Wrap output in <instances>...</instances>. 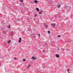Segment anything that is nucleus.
Returning a JSON list of instances; mask_svg holds the SVG:
<instances>
[{
	"instance_id": "obj_1",
	"label": "nucleus",
	"mask_w": 73,
	"mask_h": 73,
	"mask_svg": "<svg viewBox=\"0 0 73 73\" xmlns=\"http://www.w3.org/2000/svg\"><path fill=\"white\" fill-rule=\"evenodd\" d=\"M57 7L58 8H60L61 7V5L60 3H58V4L57 5Z\"/></svg>"
},
{
	"instance_id": "obj_2",
	"label": "nucleus",
	"mask_w": 73,
	"mask_h": 73,
	"mask_svg": "<svg viewBox=\"0 0 73 73\" xmlns=\"http://www.w3.org/2000/svg\"><path fill=\"white\" fill-rule=\"evenodd\" d=\"M21 40H22L21 38L20 37L19 38V43H20V42H21Z\"/></svg>"
},
{
	"instance_id": "obj_3",
	"label": "nucleus",
	"mask_w": 73,
	"mask_h": 73,
	"mask_svg": "<svg viewBox=\"0 0 73 73\" xmlns=\"http://www.w3.org/2000/svg\"><path fill=\"white\" fill-rule=\"evenodd\" d=\"M51 26H52V27H55V25H56V24L55 23H52L51 24Z\"/></svg>"
},
{
	"instance_id": "obj_4",
	"label": "nucleus",
	"mask_w": 73,
	"mask_h": 73,
	"mask_svg": "<svg viewBox=\"0 0 73 73\" xmlns=\"http://www.w3.org/2000/svg\"><path fill=\"white\" fill-rule=\"evenodd\" d=\"M56 56L57 58H59V57H60V55L57 54H56Z\"/></svg>"
},
{
	"instance_id": "obj_5",
	"label": "nucleus",
	"mask_w": 73,
	"mask_h": 73,
	"mask_svg": "<svg viewBox=\"0 0 73 73\" xmlns=\"http://www.w3.org/2000/svg\"><path fill=\"white\" fill-rule=\"evenodd\" d=\"M30 66H31V64H29L28 66L27 67V69H29V68H30Z\"/></svg>"
},
{
	"instance_id": "obj_6",
	"label": "nucleus",
	"mask_w": 73,
	"mask_h": 73,
	"mask_svg": "<svg viewBox=\"0 0 73 73\" xmlns=\"http://www.w3.org/2000/svg\"><path fill=\"white\" fill-rule=\"evenodd\" d=\"M32 59H33V60H35L36 59V58L34 56H33L32 57Z\"/></svg>"
},
{
	"instance_id": "obj_7",
	"label": "nucleus",
	"mask_w": 73,
	"mask_h": 73,
	"mask_svg": "<svg viewBox=\"0 0 73 73\" xmlns=\"http://www.w3.org/2000/svg\"><path fill=\"white\" fill-rule=\"evenodd\" d=\"M44 26L46 28H48V25L46 24H44Z\"/></svg>"
},
{
	"instance_id": "obj_8",
	"label": "nucleus",
	"mask_w": 73,
	"mask_h": 73,
	"mask_svg": "<svg viewBox=\"0 0 73 73\" xmlns=\"http://www.w3.org/2000/svg\"><path fill=\"white\" fill-rule=\"evenodd\" d=\"M36 10L37 12H39V9H38V8H36Z\"/></svg>"
},
{
	"instance_id": "obj_9",
	"label": "nucleus",
	"mask_w": 73,
	"mask_h": 73,
	"mask_svg": "<svg viewBox=\"0 0 73 73\" xmlns=\"http://www.w3.org/2000/svg\"><path fill=\"white\" fill-rule=\"evenodd\" d=\"M34 2L35 3H38V1H37V0H35L34 1Z\"/></svg>"
},
{
	"instance_id": "obj_10",
	"label": "nucleus",
	"mask_w": 73,
	"mask_h": 73,
	"mask_svg": "<svg viewBox=\"0 0 73 73\" xmlns=\"http://www.w3.org/2000/svg\"><path fill=\"white\" fill-rule=\"evenodd\" d=\"M42 12V11H41L39 13V14H41Z\"/></svg>"
},
{
	"instance_id": "obj_11",
	"label": "nucleus",
	"mask_w": 73,
	"mask_h": 73,
	"mask_svg": "<svg viewBox=\"0 0 73 73\" xmlns=\"http://www.w3.org/2000/svg\"><path fill=\"white\" fill-rule=\"evenodd\" d=\"M11 42V40H10L8 41L7 43H9V42Z\"/></svg>"
},
{
	"instance_id": "obj_12",
	"label": "nucleus",
	"mask_w": 73,
	"mask_h": 73,
	"mask_svg": "<svg viewBox=\"0 0 73 73\" xmlns=\"http://www.w3.org/2000/svg\"><path fill=\"white\" fill-rule=\"evenodd\" d=\"M23 0H21L20 1V3H23Z\"/></svg>"
},
{
	"instance_id": "obj_13",
	"label": "nucleus",
	"mask_w": 73,
	"mask_h": 73,
	"mask_svg": "<svg viewBox=\"0 0 73 73\" xmlns=\"http://www.w3.org/2000/svg\"><path fill=\"white\" fill-rule=\"evenodd\" d=\"M23 61L24 62H25V59H23Z\"/></svg>"
},
{
	"instance_id": "obj_14",
	"label": "nucleus",
	"mask_w": 73,
	"mask_h": 73,
	"mask_svg": "<svg viewBox=\"0 0 73 73\" xmlns=\"http://www.w3.org/2000/svg\"><path fill=\"white\" fill-rule=\"evenodd\" d=\"M67 72H70V70H69V69H68V70H67Z\"/></svg>"
},
{
	"instance_id": "obj_15",
	"label": "nucleus",
	"mask_w": 73,
	"mask_h": 73,
	"mask_svg": "<svg viewBox=\"0 0 73 73\" xmlns=\"http://www.w3.org/2000/svg\"><path fill=\"white\" fill-rule=\"evenodd\" d=\"M14 60H17V58H14Z\"/></svg>"
},
{
	"instance_id": "obj_16",
	"label": "nucleus",
	"mask_w": 73,
	"mask_h": 73,
	"mask_svg": "<svg viewBox=\"0 0 73 73\" xmlns=\"http://www.w3.org/2000/svg\"><path fill=\"white\" fill-rule=\"evenodd\" d=\"M48 34H50V31H48Z\"/></svg>"
},
{
	"instance_id": "obj_17",
	"label": "nucleus",
	"mask_w": 73,
	"mask_h": 73,
	"mask_svg": "<svg viewBox=\"0 0 73 73\" xmlns=\"http://www.w3.org/2000/svg\"><path fill=\"white\" fill-rule=\"evenodd\" d=\"M36 16H37V14H35V15L34 16V17H36Z\"/></svg>"
},
{
	"instance_id": "obj_18",
	"label": "nucleus",
	"mask_w": 73,
	"mask_h": 73,
	"mask_svg": "<svg viewBox=\"0 0 73 73\" xmlns=\"http://www.w3.org/2000/svg\"><path fill=\"white\" fill-rule=\"evenodd\" d=\"M16 20H17V21H19V19H16Z\"/></svg>"
},
{
	"instance_id": "obj_19",
	"label": "nucleus",
	"mask_w": 73,
	"mask_h": 73,
	"mask_svg": "<svg viewBox=\"0 0 73 73\" xmlns=\"http://www.w3.org/2000/svg\"><path fill=\"white\" fill-rule=\"evenodd\" d=\"M11 28V26L9 25L8 28Z\"/></svg>"
},
{
	"instance_id": "obj_20",
	"label": "nucleus",
	"mask_w": 73,
	"mask_h": 73,
	"mask_svg": "<svg viewBox=\"0 0 73 73\" xmlns=\"http://www.w3.org/2000/svg\"><path fill=\"white\" fill-rule=\"evenodd\" d=\"M38 35L39 37H40V34H38Z\"/></svg>"
},
{
	"instance_id": "obj_21",
	"label": "nucleus",
	"mask_w": 73,
	"mask_h": 73,
	"mask_svg": "<svg viewBox=\"0 0 73 73\" xmlns=\"http://www.w3.org/2000/svg\"><path fill=\"white\" fill-rule=\"evenodd\" d=\"M58 37H60V35H58Z\"/></svg>"
},
{
	"instance_id": "obj_22",
	"label": "nucleus",
	"mask_w": 73,
	"mask_h": 73,
	"mask_svg": "<svg viewBox=\"0 0 73 73\" xmlns=\"http://www.w3.org/2000/svg\"><path fill=\"white\" fill-rule=\"evenodd\" d=\"M66 8H67V7H68V6H66Z\"/></svg>"
},
{
	"instance_id": "obj_23",
	"label": "nucleus",
	"mask_w": 73,
	"mask_h": 73,
	"mask_svg": "<svg viewBox=\"0 0 73 73\" xmlns=\"http://www.w3.org/2000/svg\"><path fill=\"white\" fill-rule=\"evenodd\" d=\"M42 52H44V50H43L42 51Z\"/></svg>"
},
{
	"instance_id": "obj_24",
	"label": "nucleus",
	"mask_w": 73,
	"mask_h": 73,
	"mask_svg": "<svg viewBox=\"0 0 73 73\" xmlns=\"http://www.w3.org/2000/svg\"><path fill=\"white\" fill-rule=\"evenodd\" d=\"M10 33H13V32H12V31H11V32H10Z\"/></svg>"
},
{
	"instance_id": "obj_25",
	"label": "nucleus",
	"mask_w": 73,
	"mask_h": 73,
	"mask_svg": "<svg viewBox=\"0 0 73 73\" xmlns=\"http://www.w3.org/2000/svg\"><path fill=\"white\" fill-rule=\"evenodd\" d=\"M33 37H36V36H33Z\"/></svg>"
},
{
	"instance_id": "obj_26",
	"label": "nucleus",
	"mask_w": 73,
	"mask_h": 73,
	"mask_svg": "<svg viewBox=\"0 0 73 73\" xmlns=\"http://www.w3.org/2000/svg\"><path fill=\"white\" fill-rule=\"evenodd\" d=\"M45 44H46V43H45Z\"/></svg>"
},
{
	"instance_id": "obj_27",
	"label": "nucleus",
	"mask_w": 73,
	"mask_h": 73,
	"mask_svg": "<svg viewBox=\"0 0 73 73\" xmlns=\"http://www.w3.org/2000/svg\"><path fill=\"white\" fill-rule=\"evenodd\" d=\"M68 73H69V72H68Z\"/></svg>"
}]
</instances>
